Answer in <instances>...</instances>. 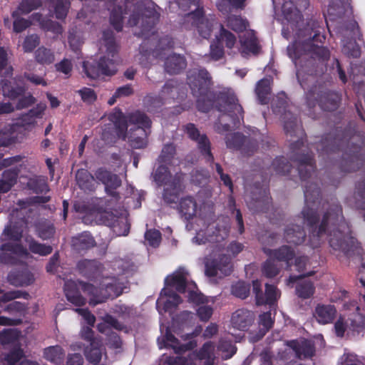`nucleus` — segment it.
<instances>
[{
    "label": "nucleus",
    "mask_w": 365,
    "mask_h": 365,
    "mask_svg": "<svg viewBox=\"0 0 365 365\" xmlns=\"http://www.w3.org/2000/svg\"><path fill=\"white\" fill-rule=\"evenodd\" d=\"M287 106L284 93L272 101V111L281 115L286 135L298 138L290 144V159L297 164L300 179L306 181L304 206L298 218H302L309 229L308 244L310 247H319L321 237L328 235L330 247H358V241L351 235L337 199L331 197L329 201L322 200L318 184L308 181L316 170L314 154L305 145V133L298 123L297 117L287 110Z\"/></svg>",
    "instance_id": "f257e3e1"
},
{
    "label": "nucleus",
    "mask_w": 365,
    "mask_h": 365,
    "mask_svg": "<svg viewBox=\"0 0 365 365\" xmlns=\"http://www.w3.org/2000/svg\"><path fill=\"white\" fill-rule=\"evenodd\" d=\"M297 35L294 41L287 46V53L297 68L298 82L305 90L309 78L317 74L319 64L329 61L330 51L327 47L317 45L323 44L326 40L322 19H309Z\"/></svg>",
    "instance_id": "f03ea898"
},
{
    "label": "nucleus",
    "mask_w": 365,
    "mask_h": 365,
    "mask_svg": "<svg viewBox=\"0 0 365 365\" xmlns=\"http://www.w3.org/2000/svg\"><path fill=\"white\" fill-rule=\"evenodd\" d=\"M315 148L323 159L331 160V155L341 151L337 163L341 173L356 172L365 163V136L356 130V123L350 122L344 129L337 128L315 143Z\"/></svg>",
    "instance_id": "7ed1b4c3"
},
{
    "label": "nucleus",
    "mask_w": 365,
    "mask_h": 365,
    "mask_svg": "<svg viewBox=\"0 0 365 365\" xmlns=\"http://www.w3.org/2000/svg\"><path fill=\"white\" fill-rule=\"evenodd\" d=\"M187 80L192 96L196 98V107L199 111L209 112L217 101L215 107L218 111L227 113L234 121L243 119L244 110L237 96L226 91L217 95L212 91V77L205 68L190 72Z\"/></svg>",
    "instance_id": "20e7f679"
},
{
    "label": "nucleus",
    "mask_w": 365,
    "mask_h": 365,
    "mask_svg": "<svg viewBox=\"0 0 365 365\" xmlns=\"http://www.w3.org/2000/svg\"><path fill=\"white\" fill-rule=\"evenodd\" d=\"M130 4H133V9L129 17L128 24L130 26H135L140 23V31L136 35L146 38L150 34H154L153 29L159 21L160 14L150 0H124L123 6L115 4L110 14L111 26L118 32L122 31L123 14L128 13Z\"/></svg>",
    "instance_id": "39448f33"
},
{
    "label": "nucleus",
    "mask_w": 365,
    "mask_h": 365,
    "mask_svg": "<svg viewBox=\"0 0 365 365\" xmlns=\"http://www.w3.org/2000/svg\"><path fill=\"white\" fill-rule=\"evenodd\" d=\"M102 38L106 48V55L100 57L98 61L83 63V71L91 79L98 78L101 76H111L117 72L115 57L118 48L114 34L110 29L104 30Z\"/></svg>",
    "instance_id": "423d86ee"
},
{
    "label": "nucleus",
    "mask_w": 365,
    "mask_h": 365,
    "mask_svg": "<svg viewBox=\"0 0 365 365\" xmlns=\"http://www.w3.org/2000/svg\"><path fill=\"white\" fill-rule=\"evenodd\" d=\"M106 279L109 282L102 284L101 289L91 283L79 281L81 289L91 297L89 300L90 305L96 306L106 302L109 298L113 299L122 294L123 283L118 278L113 277H106Z\"/></svg>",
    "instance_id": "0eeeda50"
},
{
    "label": "nucleus",
    "mask_w": 365,
    "mask_h": 365,
    "mask_svg": "<svg viewBox=\"0 0 365 365\" xmlns=\"http://www.w3.org/2000/svg\"><path fill=\"white\" fill-rule=\"evenodd\" d=\"M341 101L340 96L337 93L331 91H320L316 85L313 86L306 93V103L309 108V115L315 118L314 113L312 109L317 105L326 111H334L339 107Z\"/></svg>",
    "instance_id": "6e6552de"
},
{
    "label": "nucleus",
    "mask_w": 365,
    "mask_h": 365,
    "mask_svg": "<svg viewBox=\"0 0 365 365\" xmlns=\"http://www.w3.org/2000/svg\"><path fill=\"white\" fill-rule=\"evenodd\" d=\"M179 8L184 11L190 9L191 6L196 9L187 14V18L192 20V25L196 27L199 35L203 38L211 36L213 23L205 18L203 7L199 6L200 0H175Z\"/></svg>",
    "instance_id": "1a4fd4ad"
},
{
    "label": "nucleus",
    "mask_w": 365,
    "mask_h": 365,
    "mask_svg": "<svg viewBox=\"0 0 365 365\" xmlns=\"http://www.w3.org/2000/svg\"><path fill=\"white\" fill-rule=\"evenodd\" d=\"M334 331L336 336L342 338L345 334L355 336L365 329V315L356 312L350 314L347 319L340 316L334 323Z\"/></svg>",
    "instance_id": "9d476101"
},
{
    "label": "nucleus",
    "mask_w": 365,
    "mask_h": 365,
    "mask_svg": "<svg viewBox=\"0 0 365 365\" xmlns=\"http://www.w3.org/2000/svg\"><path fill=\"white\" fill-rule=\"evenodd\" d=\"M226 145L230 149L240 150L245 156L252 155L258 149V141L240 133H234L225 137Z\"/></svg>",
    "instance_id": "9b49d317"
},
{
    "label": "nucleus",
    "mask_w": 365,
    "mask_h": 365,
    "mask_svg": "<svg viewBox=\"0 0 365 365\" xmlns=\"http://www.w3.org/2000/svg\"><path fill=\"white\" fill-rule=\"evenodd\" d=\"M30 252L20 243L5 242L0 246V264L17 265L19 258L29 259Z\"/></svg>",
    "instance_id": "f8f14e48"
},
{
    "label": "nucleus",
    "mask_w": 365,
    "mask_h": 365,
    "mask_svg": "<svg viewBox=\"0 0 365 365\" xmlns=\"http://www.w3.org/2000/svg\"><path fill=\"white\" fill-rule=\"evenodd\" d=\"M215 24L219 26L220 33L210 44V56L212 59L218 61L225 54L223 44L225 43L228 48H232L236 43V36L232 32L225 29L222 24L217 22Z\"/></svg>",
    "instance_id": "ddd939ff"
},
{
    "label": "nucleus",
    "mask_w": 365,
    "mask_h": 365,
    "mask_svg": "<svg viewBox=\"0 0 365 365\" xmlns=\"http://www.w3.org/2000/svg\"><path fill=\"white\" fill-rule=\"evenodd\" d=\"M96 180L105 186V192L116 200L120 199V194L116 190L121 186L120 177L106 168H98L94 173Z\"/></svg>",
    "instance_id": "4468645a"
},
{
    "label": "nucleus",
    "mask_w": 365,
    "mask_h": 365,
    "mask_svg": "<svg viewBox=\"0 0 365 365\" xmlns=\"http://www.w3.org/2000/svg\"><path fill=\"white\" fill-rule=\"evenodd\" d=\"M185 132L188 137L197 143V148L207 163L214 161V156L211 152V143L205 134H200L199 130L193 123H187L185 125Z\"/></svg>",
    "instance_id": "2eb2a0df"
},
{
    "label": "nucleus",
    "mask_w": 365,
    "mask_h": 365,
    "mask_svg": "<svg viewBox=\"0 0 365 365\" xmlns=\"http://www.w3.org/2000/svg\"><path fill=\"white\" fill-rule=\"evenodd\" d=\"M189 272L182 267H180L172 274L167 276L165 279V287L174 288L176 292L184 294L187 289L196 288L194 282H188Z\"/></svg>",
    "instance_id": "dca6fc26"
},
{
    "label": "nucleus",
    "mask_w": 365,
    "mask_h": 365,
    "mask_svg": "<svg viewBox=\"0 0 365 365\" xmlns=\"http://www.w3.org/2000/svg\"><path fill=\"white\" fill-rule=\"evenodd\" d=\"M184 174L182 173H175L170 180L168 185H166L163 192V200L168 205L178 203L180 194L184 190Z\"/></svg>",
    "instance_id": "f3484780"
},
{
    "label": "nucleus",
    "mask_w": 365,
    "mask_h": 365,
    "mask_svg": "<svg viewBox=\"0 0 365 365\" xmlns=\"http://www.w3.org/2000/svg\"><path fill=\"white\" fill-rule=\"evenodd\" d=\"M104 225L111 227L118 236H127L130 232V223L127 216H117L110 212H104L101 215Z\"/></svg>",
    "instance_id": "a211bd4d"
},
{
    "label": "nucleus",
    "mask_w": 365,
    "mask_h": 365,
    "mask_svg": "<svg viewBox=\"0 0 365 365\" xmlns=\"http://www.w3.org/2000/svg\"><path fill=\"white\" fill-rule=\"evenodd\" d=\"M256 190L252 192L250 207L255 212L267 213L272 207V197L267 185L259 188L255 185Z\"/></svg>",
    "instance_id": "6ab92c4d"
},
{
    "label": "nucleus",
    "mask_w": 365,
    "mask_h": 365,
    "mask_svg": "<svg viewBox=\"0 0 365 365\" xmlns=\"http://www.w3.org/2000/svg\"><path fill=\"white\" fill-rule=\"evenodd\" d=\"M201 327H197L194 331L190 334H187L185 339H191L185 344H180L179 340L171 333H167L165 335L166 341L168 345L171 346L175 353L180 354L187 351H190L197 346V341L192 339L201 332Z\"/></svg>",
    "instance_id": "aec40b11"
},
{
    "label": "nucleus",
    "mask_w": 365,
    "mask_h": 365,
    "mask_svg": "<svg viewBox=\"0 0 365 365\" xmlns=\"http://www.w3.org/2000/svg\"><path fill=\"white\" fill-rule=\"evenodd\" d=\"M2 95L11 101H16L17 98L25 94L27 88L24 83L19 79H2L0 83Z\"/></svg>",
    "instance_id": "412c9836"
},
{
    "label": "nucleus",
    "mask_w": 365,
    "mask_h": 365,
    "mask_svg": "<svg viewBox=\"0 0 365 365\" xmlns=\"http://www.w3.org/2000/svg\"><path fill=\"white\" fill-rule=\"evenodd\" d=\"M255 314L247 309H238L232 315L231 324L240 331H247L254 323Z\"/></svg>",
    "instance_id": "4be33fe9"
},
{
    "label": "nucleus",
    "mask_w": 365,
    "mask_h": 365,
    "mask_svg": "<svg viewBox=\"0 0 365 365\" xmlns=\"http://www.w3.org/2000/svg\"><path fill=\"white\" fill-rule=\"evenodd\" d=\"M263 251L269 257L275 261L284 262L287 268L292 266L295 257L294 250L289 245H282L277 249L264 248Z\"/></svg>",
    "instance_id": "5701e85b"
},
{
    "label": "nucleus",
    "mask_w": 365,
    "mask_h": 365,
    "mask_svg": "<svg viewBox=\"0 0 365 365\" xmlns=\"http://www.w3.org/2000/svg\"><path fill=\"white\" fill-rule=\"evenodd\" d=\"M76 267L81 275L90 280L96 279L103 270V264L96 259L80 260L77 263Z\"/></svg>",
    "instance_id": "b1692460"
},
{
    "label": "nucleus",
    "mask_w": 365,
    "mask_h": 365,
    "mask_svg": "<svg viewBox=\"0 0 365 365\" xmlns=\"http://www.w3.org/2000/svg\"><path fill=\"white\" fill-rule=\"evenodd\" d=\"M283 237L289 244L299 245L305 242L307 235L303 226L290 223L286 226Z\"/></svg>",
    "instance_id": "393cba45"
},
{
    "label": "nucleus",
    "mask_w": 365,
    "mask_h": 365,
    "mask_svg": "<svg viewBox=\"0 0 365 365\" xmlns=\"http://www.w3.org/2000/svg\"><path fill=\"white\" fill-rule=\"evenodd\" d=\"M71 244L72 249L78 253L87 251L96 245L94 237L87 231L72 237Z\"/></svg>",
    "instance_id": "a878e982"
},
{
    "label": "nucleus",
    "mask_w": 365,
    "mask_h": 365,
    "mask_svg": "<svg viewBox=\"0 0 365 365\" xmlns=\"http://www.w3.org/2000/svg\"><path fill=\"white\" fill-rule=\"evenodd\" d=\"M108 119L113 123V129L115 130L118 138L125 140L128 130V115L125 116L120 108H115L114 111L110 113Z\"/></svg>",
    "instance_id": "bb28decb"
},
{
    "label": "nucleus",
    "mask_w": 365,
    "mask_h": 365,
    "mask_svg": "<svg viewBox=\"0 0 365 365\" xmlns=\"http://www.w3.org/2000/svg\"><path fill=\"white\" fill-rule=\"evenodd\" d=\"M9 283L14 287H27L34 282V274L28 269L12 271L7 276Z\"/></svg>",
    "instance_id": "cd10ccee"
},
{
    "label": "nucleus",
    "mask_w": 365,
    "mask_h": 365,
    "mask_svg": "<svg viewBox=\"0 0 365 365\" xmlns=\"http://www.w3.org/2000/svg\"><path fill=\"white\" fill-rule=\"evenodd\" d=\"M187 66L185 58L180 54L173 53L168 56L164 63L166 73L173 75L182 72Z\"/></svg>",
    "instance_id": "c85d7f7f"
},
{
    "label": "nucleus",
    "mask_w": 365,
    "mask_h": 365,
    "mask_svg": "<svg viewBox=\"0 0 365 365\" xmlns=\"http://www.w3.org/2000/svg\"><path fill=\"white\" fill-rule=\"evenodd\" d=\"M240 51L243 56L257 55L261 49L258 39L253 32H248L240 40Z\"/></svg>",
    "instance_id": "c756f323"
},
{
    "label": "nucleus",
    "mask_w": 365,
    "mask_h": 365,
    "mask_svg": "<svg viewBox=\"0 0 365 365\" xmlns=\"http://www.w3.org/2000/svg\"><path fill=\"white\" fill-rule=\"evenodd\" d=\"M336 309L331 304H318L314 309V317L322 324L331 323L336 317Z\"/></svg>",
    "instance_id": "7c9ffc66"
},
{
    "label": "nucleus",
    "mask_w": 365,
    "mask_h": 365,
    "mask_svg": "<svg viewBox=\"0 0 365 365\" xmlns=\"http://www.w3.org/2000/svg\"><path fill=\"white\" fill-rule=\"evenodd\" d=\"M150 130L141 128H130L128 140L130 145L134 149L144 148L147 145V138Z\"/></svg>",
    "instance_id": "2f4dec72"
},
{
    "label": "nucleus",
    "mask_w": 365,
    "mask_h": 365,
    "mask_svg": "<svg viewBox=\"0 0 365 365\" xmlns=\"http://www.w3.org/2000/svg\"><path fill=\"white\" fill-rule=\"evenodd\" d=\"M102 347L103 341H96L85 346L83 354L86 360L93 365H98L102 359Z\"/></svg>",
    "instance_id": "473e14b6"
},
{
    "label": "nucleus",
    "mask_w": 365,
    "mask_h": 365,
    "mask_svg": "<svg viewBox=\"0 0 365 365\" xmlns=\"http://www.w3.org/2000/svg\"><path fill=\"white\" fill-rule=\"evenodd\" d=\"M19 173L17 168L5 170L0 179V195L8 192L16 183Z\"/></svg>",
    "instance_id": "72a5a7b5"
},
{
    "label": "nucleus",
    "mask_w": 365,
    "mask_h": 365,
    "mask_svg": "<svg viewBox=\"0 0 365 365\" xmlns=\"http://www.w3.org/2000/svg\"><path fill=\"white\" fill-rule=\"evenodd\" d=\"M76 179L77 184L81 190L93 191L96 188V177L87 170L79 169L76 172Z\"/></svg>",
    "instance_id": "f704fd0d"
},
{
    "label": "nucleus",
    "mask_w": 365,
    "mask_h": 365,
    "mask_svg": "<svg viewBox=\"0 0 365 365\" xmlns=\"http://www.w3.org/2000/svg\"><path fill=\"white\" fill-rule=\"evenodd\" d=\"M128 120L130 124L135 125L134 128L150 130L151 128V120L144 112L140 110L128 113Z\"/></svg>",
    "instance_id": "c9c22d12"
},
{
    "label": "nucleus",
    "mask_w": 365,
    "mask_h": 365,
    "mask_svg": "<svg viewBox=\"0 0 365 365\" xmlns=\"http://www.w3.org/2000/svg\"><path fill=\"white\" fill-rule=\"evenodd\" d=\"M178 209L187 220L192 218L197 212V202L192 196H186L181 198Z\"/></svg>",
    "instance_id": "e433bc0d"
},
{
    "label": "nucleus",
    "mask_w": 365,
    "mask_h": 365,
    "mask_svg": "<svg viewBox=\"0 0 365 365\" xmlns=\"http://www.w3.org/2000/svg\"><path fill=\"white\" fill-rule=\"evenodd\" d=\"M271 90V84L269 79L262 78L257 82L255 93L260 104L265 105L269 103Z\"/></svg>",
    "instance_id": "4c0bfd02"
},
{
    "label": "nucleus",
    "mask_w": 365,
    "mask_h": 365,
    "mask_svg": "<svg viewBox=\"0 0 365 365\" xmlns=\"http://www.w3.org/2000/svg\"><path fill=\"white\" fill-rule=\"evenodd\" d=\"M153 181L156 183L158 187L163 185H168L170 180L173 177L168 166L165 165H160L152 173Z\"/></svg>",
    "instance_id": "58836bf2"
},
{
    "label": "nucleus",
    "mask_w": 365,
    "mask_h": 365,
    "mask_svg": "<svg viewBox=\"0 0 365 365\" xmlns=\"http://www.w3.org/2000/svg\"><path fill=\"white\" fill-rule=\"evenodd\" d=\"M354 195L356 199L354 206L356 209L364 211L363 215L365 219V178L356 182Z\"/></svg>",
    "instance_id": "ea45409f"
},
{
    "label": "nucleus",
    "mask_w": 365,
    "mask_h": 365,
    "mask_svg": "<svg viewBox=\"0 0 365 365\" xmlns=\"http://www.w3.org/2000/svg\"><path fill=\"white\" fill-rule=\"evenodd\" d=\"M42 5L41 0H22L16 10L11 14L12 16L28 14Z\"/></svg>",
    "instance_id": "a19ab883"
},
{
    "label": "nucleus",
    "mask_w": 365,
    "mask_h": 365,
    "mask_svg": "<svg viewBox=\"0 0 365 365\" xmlns=\"http://www.w3.org/2000/svg\"><path fill=\"white\" fill-rule=\"evenodd\" d=\"M27 242L29 247L27 250L29 252H30L33 254H36L44 257L51 254L53 252V247L51 245L40 243L33 238L28 240Z\"/></svg>",
    "instance_id": "79ce46f5"
},
{
    "label": "nucleus",
    "mask_w": 365,
    "mask_h": 365,
    "mask_svg": "<svg viewBox=\"0 0 365 365\" xmlns=\"http://www.w3.org/2000/svg\"><path fill=\"white\" fill-rule=\"evenodd\" d=\"M294 351L298 358L307 359L313 356L315 354V347L314 344L308 340L302 341L299 344L295 346Z\"/></svg>",
    "instance_id": "37998d69"
},
{
    "label": "nucleus",
    "mask_w": 365,
    "mask_h": 365,
    "mask_svg": "<svg viewBox=\"0 0 365 365\" xmlns=\"http://www.w3.org/2000/svg\"><path fill=\"white\" fill-rule=\"evenodd\" d=\"M272 168L276 174L286 175L290 173L292 166L286 158L279 156L272 161Z\"/></svg>",
    "instance_id": "c03bdc74"
},
{
    "label": "nucleus",
    "mask_w": 365,
    "mask_h": 365,
    "mask_svg": "<svg viewBox=\"0 0 365 365\" xmlns=\"http://www.w3.org/2000/svg\"><path fill=\"white\" fill-rule=\"evenodd\" d=\"M43 356L48 361L58 364L63 359L64 351L60 346H52L44 349Z\"/></svg>",
    "instance_id": "a18cd8bd"
},
{
    "label": "nucleus",
    "mask_w": 365,
    "mask_h": 365,
    "mask_svg": "<svg viewBox=\"0 0 365 365\" xmlns=\"http://www.w3.org/2000/svg\"><path fill=\"white\" fill-rule=\"evenodd\" d=\"M226 21L227 27L235 32H242L249 26L247 21L240 16L230 15Z\"/></svg>",
    "instance_id": "49530a36"
},
{
    "label": "nucleus",
    "mask_w": 365,
    "mask_h": 365,
    "mask_svg": "<svg viewBox=\"0 0 365 365\" xmlns=\"http://www.w3.org/2000/svg\"><path fill=\"white\" fill-rule=\"evenodd\" d=\"M280 297V292L276 286L273 284H265V292L262 297V305H273Z\"/></svg>",
    "instance_id": "de8ad7c7"
},
{
    "label": "nucleus",
    "mask_w": 365,
    "mask_h": 365,
    "mask_svg": "<svg viewBox=\"0 0 365 365\" xmlns=\"http://www.w3.org/2000/svg\"><path fill=\"white\" fill-rule=\"evenodd\" d=\"M36 61L42 65H49L54 61L55 56L53 52L43 46L39 47L35 51Z\"/></svg>",
    "instance_id": "09e8293b"
},
{
    "label": "nucleus",
    "mask_w": 365,
    "mask_h": 365,
    "mask_svg": "<svg viewBox=\"0 0 365 365\" xmlns=\"http://www.w3.org/2000/svg\"><path fill=\"white\" fill-rule=\"evenodd\" d=\"M65 294L67 300L77 307H81L86 304V300L79 291L76 289L71 288L69 284H66Z\"/></svg>",
    "instance_id": "8fccbe9b"
},
{
    "label": "nucleus",
    "mask_w": 365,
    "mask_h": 365,
    "mask_svg": "<svg viewBox=\"0 0 365 365\" xmlns=\"http://www.w3.org/2000/svg\"><path fill=\"white\" fill-rule=\"evenodd\" d=\"M315 287L311 281H303L296 286V294L302 299H309L314 293Z\"/></svg>",
    "instance_id": "3c124183"
},
{
    "label": "nucleus",
    "mask_w": 365,
    "mask_h": 365,
    "mask_svg": "<svg viewBox=\"0 0 365 365\" xmlns=\"http://www.w3.org/2000/svg\"><path fill=\"white\" fill-rule=\"evenodd\" d=\"M70 5V1L67 0H53L52 6L54 9L56 18L59 20L66 19Z\"/></svg>",
    "instance_id": "603ef678"
},
{
    "label": "nucleus",
    "mask_w": 365,
    "mask_h": 365,
    "mask_svg": "<svg viewBox=\"0 0 365 365\" xmlns=\"http://www.w3.org/2000/svg\"><path fill=\"white\" fill-rule=\"evenodd\" d=\"M165 99L161 94L158 96L149 94L144 98L143 103L148 111H155L164 104Z\"/></svg>",
    "instance_id": "864d4df0"
},
{
    "label": "nucleus",
    "mask_w": 365,
    "mask_h": 365,
    "mask_svg": "<svg viewBox=\"0 0 365 365\" xmlns=\"http://www.w3.org/2000/svg\"><path fill=\"white\" fill-rule=\"evenodd\" d=\"M280 268L272 258L269 257L263 264L262 271L267 278H273L279 273Z\"/></svg>",
    "instance_id": "5fc2aeb1"
},
{
    "label": "nucleus",
    "mask_w": 365,
    "mask_h": 365,
    "mask_svg": "<svg viewBox=\"0 0 365 365\" xmlns=\"http://www.w3.org/2000/svg\"><path fill=\"white\" fill-rule=\"evenodd\" d=\"M250 292V286L249 284L245 283L242 281H239L235 284L232 285L231 292L232 294L240 299H246Z\"/></svg>",
    "instance_id": "6e6d98bb"
},
{
    "label": "nucleus",
    "mask_w": 365,
    "mask_h": 365,
    "mask_svg": "<svg viewBox=\"0 0 365 365\" xmlns=\"http://www.w3.org/2000/svg\"><path fill=\"white\" fill-rule=\"evenodd\" d=\"M176 149L173 143H168L163 146L158 158L160 163L169 164L175 155Z\"/></svg>",
    "instance_id": "4d7b16f0"
},
{
    "label": "nucleus",
    "mask_w": 365,
    "mask_h": 365,
    "mask_svg": "<svg viewBox=\"0 0 365 365\" xmlns=\"http://www.w3.org/2000/svg\"><path fill=\"white\" fill-rule=\"evenodd\" d=\"M178 81L173 79L168 80L163 86L160 94L165 98L174 99L176 97L175 93H178Z\"/></svg>",
    "instance_id": "13d9d810"
},
{
    "label": "nucleus",
    "mask_w": 365,
    "mask_h": 365,
    "mask_svg": "<svg viewBox=\"0 0 365 365\" xmlns=\"http://www.w3.org/2000/svg\"><path fill=\"white\" fill-rule=\"evenodd\" d=\"M20 331L16 329H4L0 332V341L4 344H9L17 341Z\"/></svg>",
    "instance_id": "bf43d9fd"
},
{
    "label": "nucleus",
    "mask_w": 365,
    "mask_h": 365,
    "mask_svg": "<svg viewBox=\"0 0 365 365\" xmlns=\"http://www.w3.org/2000/svg\"><path fill=\"white\" fill-rule=\"evenodd\" d=\"M4 234L8 240L19 242L23 236V229L16 225H7L4 230Z\"/></svg>",
    "instance_id": "052dcab7"
},
{
    "label": "nucleus",
    "mask_w": 365,
    "mask_h": 365,
    "mask_svg": "<svg viewBox=\"0 0 365 365\" xmlns=\"http://www.w3.org/2000/svg\"><path fill=\"white\" fill-rule=\"evenodd\" d=\"M282 12L287 20L290 21L292 19V16H295V19L300 18L301 14L297 9L294 0H290V2H284L282 6Z\"/></svg>",
    "instance_id": "680f3d73"
},
{
    "label": "nucleus",
    "mask_w": 365,
    "mask_h": 365,
    "mask_svg": "<svg viewBox=\"0 0 365 365\" xmlns=\"http://www.w3.org/2000/svg\"><path fill=\"white\" fill-rule=\"evenodd\" d=\"M210 175L207 170H195L191 173V181L197 186H203L207 182Z\"/></svg>",
    "instance_id": "e2e57ef3"
},
{
    "label": "nucleus",
    "mask_w": 365,
    "mask_h": 365,
    "mask_svg": "<svg viewBox=\"0 0 365 365\" xmlns=\"http://www.w3.org/2000/svg\"><path fill=\"white\" fill-rule=\"evenodd\" d=\"M29 186L36 194L46 193L49 190L48 185L46 180L40 178L31 180L29 182Z\"/></svg>",
    "instance_id": "0e129e2a"
},
{
    "label": "nucleus",
    "mask_w": 365,
    "mask_h": 365,
    "mask_svg": "<svg viewBox=\"0 0 365 365\" xmlns=\"http://www.w3.org/2000/svg\"><path fill=\"white\" fill-rule=\"evenodd\" d=\"M55 68L57 72L63 73L65 78H68L71 76L73 64L71 60L63 58L55 64Z\"/></svg>",
    "instance_id": "69168bd1"
},
{
    "label": "nucleus",
    "mask_w": 365,
    "mask_h": 365,
    "mask_svg": "<svg viewBox=\"0 0 365 365\" xmlns=\"http://www.w3.org/2000/svg\"><path fill=\"white\" fill-rule=\"evenodd\" d=\"M38 236L42 240H48L53 237L56 229L53 224H42L38 227Z\"/></svg>",
    "instance_id": "338daca9"
},
{
    "label": "nucleus",
    "mask_w": 365,
    "mask_h": 365,
    "mask_svg": "<svg viewBox=\"0 0 365 365\" xmlns=\"http://www.w3.org/2000/svg\"><path fill=\"white\" fill-rule=\"evenodd\" d=\"M24 356L23 350L20 348H14L8 354H6L3 359L9 365H14L19 362Z\"/></svg>",
    "instance_id": "774afa93"
}]
</instances>
